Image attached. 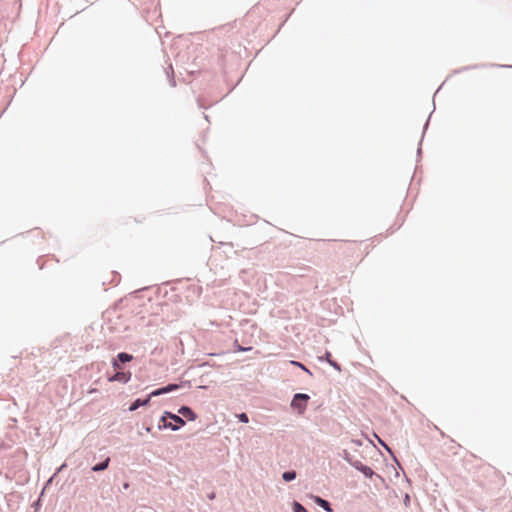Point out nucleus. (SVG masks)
Instances as JSON below:
<instances>
[{
  "instance_id": "nucleus-1",
  "label": "nucleus",
  "mask_w": 512,
  "mask_h": 512,
  "mask_svg": "<svg viewBox=\"0 0 512 512\" xmlns=\"http://www.w3.org/2000/svg\"><path fill=\"white\" fill-rule=\"evenodd\" d=\"M309 399H310L309 395L303 394V393H298L293 397L291 406H292V408L296 409L300 414H302L307 407V403H308Z\"/></svg>"
},
{
  "instance_id": "nucleus-2",
  "label": "nucleus",
  "mask_w": 512,
  "mask_h": 512,
  "mask_svg": "<svg viewBox=\"0 0 512 512\" xmlns=\"http://www.w3.org/2000/svg\"><path fill=\"white\" fill-rule=\"evenodd\" d=\"M166 417H169L175 423L178 424V425H172L171 423L164 424L165 427H170L172 430H177V429H179L180 426L185 424L184 420L181 417H179L178 415L172 414L170 412H165V415L163 416V421L165 420Z\"/></svg>"
},
{
  "instance_id": "nucleus-3",
  "label": "nucleus",
  "mask_w": 512,
  "mask_h": 512,
  "mask_svg": "<svg viewBox=\"0 0 512 512\" xmlns=\"http://www.w3.org/2000/svg\"><path fill=\"white\" fill-rule=\"evenodd\" d=\"M131 379V373L130 372H120L118 371L115 373L112 377L109 378L110 382H123L127 383Z\"/></svg>"
},
{
  "instance_id": "nucleus-4",
  "label": "nucleus",
  "mask_w": 512,
  "mask_h": 512,
  "mask_svg": "<svg viewBox=\"0 0 512 512\" xmlns=\"http://www.w3.org/2000/svg\"><path fill=\"white\" fill-rule=\"evenodd\" d=\"M178 388H179V386L177 384H169V385H167L165 387H162V388H159V389L153 391L150 394V396H159V395H162V394L174 391V390H176Z\"/></svg>"
},
{
  "instance_id": "nucleus-5",
  "label": "nucleus",
  "mask_w": 512,
  "mask_h": 512,
  "mask_svg": "<svg viewBox=\"0 0 512 512\" xmlns=\"http://www.w3.org/2000/svg\"><path fill=\"white\" fill-rule=\"evenodd\" d=\"M178 412L182 416L187 417L189 420H195L196 418L195 413L187 406H182Z\"/></svg>"
},
{
  "instance_id": "nucleus-6",
  "label": "nucleus",
  "mask_w": 512,
  "mask_h": 512,
  "mask_svg": "<svg viewBox=\"0 0 512 512\" xmlns=\"http://www.w3.org/2000/svg\"><path fill=\"white\" fill-rule=\"evenodd\" d=\"M314 501H315V502H316L320 507L324 508L326 511H328V512H331V511H332V509H331L330 504H329V502H328V501H326V500H324V499H322V498H320V497H318V496H315V497H314Z\"/></svg>"
},
{
  "instance_id": "nucleus-7",
  "label": "nucleus",
  "mask_w": 512,
  "mask_h": 512,
  "mask_svg": "<svg viewBox=\"0 0 512 512\" xmlns=\"http://www.w3.org/2000/svg\"><path fill=\"white\" fill-rule=\"evenodd\" d=\"M150 398L145 399L144 401H141L140 399H137L131 406L130 411L136 410L138 407L146 405L149 402Z\"/></svg>"
},
{
  "instance_id": "nucleus-8",
  "label": "nucleus",
  "mask_w": 512,
  "mask_h": 512,
  "mask_svg": "<svg viewBox=\"0 0 512 512\" xmlns=\"http://www.w3.org/2000/svg\"><path fill=\"white\" fill-rule=\"evenodd\" d=\"M118 360L122 363L130 362L133 359V356L128 353H119L117 356Z\"/></svg>"
},
{
  "instance_id": "nucleus-9",
  "label": "nucleus",
  "mask_w": 512,
  "mask_h": 512,
  "mask_svg": "<svg viewBox=\"0 0 512 512\" xmlns=\"http://www.w3.org/2000/svg\"><path fill=\"white\" fill-rule=\"evenodd\" d=\"M109 461L110 459L107 458L104 462L100 463V464H97L95 465L92 470L93 471H102V470H105L107 467H108V464H109Z\"/></svg>"
},
{
  "instance_id": "nucleus-10",
  "label": "nucleus",
  "mask_w": 512,
  "mask_h": 512,
  "mask_svg": "<svg viewBox=\"0 0 512 512\" xmlns=\"http://www.w3.org/2000/svg\"><path fill=\"white\" fill-rule=\"evenodd\" d=\"M282 477L285 481H291L295 479L296 473L294 471L284 472Z\"/></svg>"
},
{
  "instance_id": "nucleus-11",
  "label": "nucleus",
  "mask_w": 512,
  "mask_h": 512,
  "mask_svg": "<svg viewBox=\"0 0 512 512\" xmlns=\"http://www.w3.org/2000/svg\"><path fill=\"white\" fill-rule=\"evenodd\" d=\"M294 512H308L305 507H303L300 503L294 502L293 504Z\"/></svg>"
},
{
  "instance_id": "nucleus-12",
  "label": "nucleus",
  "mask_w": 512,
  "mask_h": 512,
  "mask_svg": "<svg viewBox=\"0 0 512 512\" xmlns=\"http://www.w3.org/2000/svg\"><path fill=\"white\" fill-rule=\"evenodd\" d=\"M291 365L297 366L298 368H301L302 370L306 371L308 374H312L309 369H307L302 363L297 361H290Z\"/></svg>"
},
{
  "instance_id": "nucleus-13",
  "label": "nucleus",
  "mask_w": 512,
  "mask_h": 512,
  "mask_svg": "<svg viewBox=\"0 0 512 512\" xmlns=\"http://www.w3.org/2000/svg\"><path fill=\"white\" fill-rule=\"evenodd\" d=\"M238 418L241 422H244V423H247L249 421L248 416L245 413L239 414Z\"/></svg>"
},
{
  "instance_id": "nucleus-14",
  "label": "nucleus",
  "mask_w": 512,
  "mask_h": 512,
  "mask_svg": "<svg viewBox=\"0 0 512 512\" xmlns=\"http://www.w3.org/2000/svg\"><path fill=\"white\" fill-rule=\"evenodd\" d=\"M250 349H251L250 347L249 348H244V347H242V346H240V345H238L236 343V350L237 351H247V350H250Z\"/></svg>"
},
{
  "instance_id": "nucleus-15",
  "label": "nucleus",
  "mask_w": 512,
  "mask_h": 512,
  "mask_svg": "<svg viewBox=\"0 0 512 512\" xmlns=\"http://www.w3.org/2000/svg\"><path fill=\"white\" fill-rule=\"evenodd\" d=\"M363 472H364L366 475H372V473H373V472H372V470H371V468H369V467H364Z\"/></svg>"
},
{
  "instance_id": "nucleus-16",
  "label": "nucleus",
  "mask_w": 512,
  "mask_h": 512,
  "mask_svg": "<svg viewBox=\"0 0 512 512\" xmlns=\"http://www.w3.org/2000/svg\"><path fill=\"white\" fill-rule=\"evenodd\" d=\"M329 364L335 367L336 369L340 370V366L336 362L329 360Z\"/></svg>"
},
{
  "instance_id": "nucleus-17",
  "label": "nucleus",
  "mask_w": 512,
  "mask_h": 512,
  "mask_svg": "<svg viewBox=\"0 0 512 512\" xmlns=\"http://www.w3.org/2000/svg\"><path fill=\"white\" fill-rule=\"evenodd\" d=\"M113 367H114V369H117V370L120 369V365L116 360L113 362Z\"/></svg>"
},
{
  "instance_id": "nucleus-18",
  "label": "nucleus",
  "mask_w": 512,
  "mask_h": 512,
  "mask_svg": "<svg viewBox=\"0 0 512 512\" xmlns=\"http://www.w3.org/2000/svg\"><path fill=\"white\" fill-rule=\"evenodd\" d=\"M330 357H331V354H330V353H327V354H326V359H327V361H328V362H329V360H330Z\"/></svg>"
}]
</instances>
